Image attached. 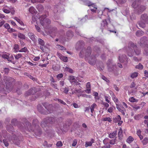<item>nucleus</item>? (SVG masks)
Here are the masks:
<instances>
[{"instance_id":"obj_1","label":"nucleus","mask_w":148,"mask_h":148,"mask_svg":"<svg viewBox=\"0 0 148 148\" xmlns=\"http://www.w3.org/2000/svg\"><path fill=\"white\" fill-rule=\"evenodd\" d=\"M4 81L6 84L4 88V85L3 84H0V92L5 91L8 93L12 89L15 80L13 78L6 76L4 77Z\"/></svg>"},{"instance_id":"obj_54","label":"nucleus","mask_w":148,"mask_h":148,"mask_svg":"<svg viewBox=\"0 0 148 148\" xmlns=\"http://www.w3.org/2000/svg\"><path fill=\"white\" fill-rule=\"evenodd\" d=\"M66 34L69 37H71L73 36V33L71 31H68Z\"/></svg>"},{"instance_id":"obj_10","label":"nucleus","mask_w":148,"mask_h":148,"mask_svg":"<svg viewBox=\"0 0 148 148\" xmlns=\"http://www.w3.org/2000/svg\"><path fill=\"white\" fill-rule=\"evenodd\" d=\"M108 25V23L106 19H104L102 21L99 25V27L102 32L103 29H107Z\"/></svg>"},{"instance_id":"obj_31","label":"nucleus","mask_w":148,"mask_h":148,"mask_svg":"<svg viewBox=\"0 0 148 148\" xmlns=\"http://www.w3.org/2000/svg\"><path fill=\"white\" fill-rule=\"evenodd\" d=\"M141 131L140 129L138 130L136 132V134L139 136L140 140H142L143 138V137L141 135Z\"/></svg>"},{"instance_id":"obj_62","label":"nucleus","mask_w":148,"mask_h":148,"mask_svg":"<svg viewBox=\"0 0 148 148\" xmlns=\"http://www.w3.org/2000/svg\"><path fill=\"white\" fill-rule=\"evenodd\" d=\"M94 4V3H92L91 2H88L86 3V5L89 7H91Z\"/></svg>"},{"instance_id":"obj_7","label":"nucleus","mask_w":148,"mask_h":148,"mask_svg":"<svg viewBox=\"0 0 148 148\" xmlns=\"http://www.w3.org/2000/svg\"><path fill=\"white\" fill-rule=\"evenodd\" d=\"M27 123L28 125V126L27 127L28 130H30L34 132L35 133L37 132V129L38 127V121L37 119H35L33 120L32 126L29 122H27Z\"/></svg>"},{"instance_id":"obj_14","label":"nucleus","mask_w":148,"mask_h":148,"mask_svg":"<svg viewBox=\"0 0 148 148\" xmlns=\"http://www.w3.org/2000/svg\"><path fill=\"white\" fill-rule=\"evenodd\" d=\"M11 123L12 125H17L18 127L20 129H21V127L20 126V124L21 123H18V122L17 121V120L16 119H13L11 121Z\"/></svg>"},{"instance_id":"obj_57","label":"nucleus","mask_w":148,"mask_h":148,"mask_svg":"<svg viewBox=\"0 0 148 148\" xmlns=\"http://www.w3.org/2000/svg\"><path fill=\"white\" fill-rule=\"evenodd\" d=\"M77 143V140L76 139H74L73 140V143L72 144V145L73 147H74L76 146Z\"/></svg>"},{"instance_id":"obj_56","label":"nucleus","mask_w":148,"mask_h":148,"mask_svg":"<svg viewBox=\"0 0 148 148\" xmlns=\"http://www.w3.org/2000/svg\"><path fill=\"white\" fill-rule=\"evenodd\" d=\"M104 98L105 99V101L108 103H110V97H109L108 96H105L104 97Z\"/></svg>"},{"instance_id":"obj_15","label":"nucleus","mask_w":148,"mask_h":148,"mask_svg":"<svg viewBox=\"0 0 148 148\" xmlns=\"http://www.w3.org/2000/svg\"><path fill=\"white\" fill-rule=\"evenodd\" d=\"M29 37L33 42H35L36 39L35 38V35L33 33L31 32H29L28 34Z\"/></svg>"},{"instance_id":"obj_61","label":"nucleus","mask_w":148,"mask_h":148,"mask_svg":"<svg viewBox=\"0 0 148 148\" xmlns=\"http://www.w3.org/2000/svg\"><path fill=\"white\" fill-rule=\"evenodd\" d=\"M102 78L105 81L107 82H109V79H108L105 76H104L103 75H102Z\"/></svg>"},{"instance_id":"obj_49","label":"nucleus","mask_w":148,"mask_h":148,"mask_svg":"<svg viewBox=\"0 0 148 148\" xmlns=\"http://www.w3.org/2000/svg\"><path fill=\"white\" fill-rule=\"evenodd\" d=\"M22 55L21 53H18L14 56L16 60H18L22 57Z\"/></svg>"},{"instance_id":"obj_27","label":"nucleus","mask_w":148,"mask_h":148,"mask_svg":"<svg viewBox=\"0 0 148 148\" xmlns=\"http://www.w3.org/2000/svg\"><path fill=\"white\" fill-rule=\"evenodd\" d=\"M37 8L40 12H42L44 10L43 7L41 4H38L37 6Z\"/></svg>"},{"instance_id":"obj_33","label":"nucleus","mask_w":148,"mask_h":148,"mask_svg":"<svg viewBox=\"0 0 148 148\" xmlns=\"http://www.w3.org/2000/svg\"><path fill=\"white\" fill-rule=\"evenodd\" d=\"M117 131H115L113 132L110 133L109 135V137L110 138H113L115 137L116 135Z\"/></svg>"},{"instance_id":"obj_34","label":"nucleus","mask_w":148,"mask_h":148,"mask_svg":"<svg viewBox=\"0 0 148 148\" xmlns=\"http://www.w3.org/2000/svg\"><path fill=\"white\" fill-rule=\"evenodd\" d=\"M18 36L19 38L22 40H25V39L26 37L25 35L21 33H18Z\"/></svg>"},{"instance_id":"obj_45","label":"nucleus","mask_w":148,"mask_h":148,"mask_svg":"<svg viewBox=\"0 0 148 148\" xmlns=\"http://www.w3.org/2000/svg\"><path fill=\"white\" fill-rule=\"evenodd\" d=\"M56 48L58 49H60L61 50H66V49L64 47H63L62 46L57 45L56 46Z\"/></svg>"},{"instance_id":"obj_16","label":"nucleus","mask_w":148,"mask_h":148,"mask_svg":"<svg viewBox=\"0 0 148 148\" xmlns=\"http://www.w3.org/2000/svg\"><path fill=\"white\" fill-rule=\"evenodd\" d=\"M60 9V4L56 5L54 6V7L53 10V11L54 13L56 14L57 13Z\"/></svg>"},{"instance_id":"obj_47","label":"nucleus","mask_w":148,"mask_h":148,"mask_svg":"<svg viewBox=\"0 0 148 148\" xmlns=\"http://www.w3.org/2000/svg\"><path fill=\"white\" fill-rule=\"evenodd\" d=\"M103 120L104 121H108L109 122H111L112 121V119L109 117L104 118L103 119Z\"/></svg>"},{"instance_id":"obj_12","label":"nucleus","mask_w":148,"mask_h":148,"mask_svg":"<svg viewBox=\"0 0 148 148\" xmlns=\"http://www.w3.org/2000/svg\"><path fill=\"white\" fill-rule=\"evenodd\" d=\"M57 54L60 59L64 62H67L68 59L67 57L63 56L61 54L58 52H57Z\"/></svg>"},{"instance_id":"obj_59","label":"nucleus","mask_w":148,"mask_h":148,"mask_svg":"<svg viewBox=\"0 0 148 148\" xmlns=\"http://www.w3.org/2000/svg\"><path fill=\"white\" fill-rule=\"evenodd\" d=\"M56 100H58V101L59 102H60L63 105H65L66 104V103L64 102L61 99H56Z\"/></svg>"},{"instance_id":"obj_51","label":"nucleus","mask_w":148,"mask_h":148,"mask_svg":"<svg viewBox=\"0 0 148 148\" xmlns=\"http://www.w3.org/2000/svg\"><path fill=\"white\" fill-rule=\"evenodd\" d=\"M144 145H145L148 143V139L147 138H145L142 141Z\"/></svg>"},{"instance_id":"obj_58","label":"nucleus","mask_w":148,"mask_h":148,"mask_svg":"<svg viewBox=\"0 0 148 148\" xmlns=\"http://www.w3.org/2000/svg\"><path fill=\"white\" fill-rule=\"evenodd\" d=\"M63 76V75L62 73H60L57 75L56 77L58 79H60L62 78Z\"/></svg>"},{"instance_id":"obj_38","label":"nucleus","mask_w":148,"mask_h":148,"mask_svg":"<svg viewBox=\"0 0 148 148\" xmlns=\"http://www.w3.org/2000/svg\"><path fill=\"white\" fill-rule=\"evenodd\" d=\"M134 138L131 136H129L127 139V142L129 143H131L134 140Z\"/></svg>"},{"instance_id":"obj_17","label":"nucleus","mask_w":148,"mask_h":148,"mask_svg":"<svg viewBox=\"0 0 148 148\" xmlns=\"http://www.w3.org/2000/svg\"><path fill=\"white\" fill-rule=\"evenodd\" d=\"M91 52V48L90 47H88L86 50L85 55V58L90 56Z\"/></svg>"},{"instance_id":"obj_60","label":"nucleus","mask_w":148,"mask_h":148,"mask_svg":"<svg viewBox=\"0 0 148 148\" xmlns=\"http://www.w3.org/2000/svg\"><path fill=\"white\" fill-rule=\"evenodd\" d=\"M40 49L42 50V51L43 52H45V45H41L40 46Z\"/></svg>"},{"instance_id":"obj_3","label":"nucleus","mask_w":148,"mask_h":148,"mask_svg":"<svg viewBox=\"0 0 148 148\" xmlns=\"http://www.w3.org/2000/svg\"><path fill=\"white\" fill-rule=\"evenodd\" d=\"M42 105L46 110H45L41 106L40 104H39L37 106V108L40 112L42 114H46L53 112V107L51 104H49L47 103H44Z\"/></svg>"},{"instance_id":"obj_11","label":"nucleus","mask_w":148,"mask_h":148,"mask_svg":"<svg viewBox=\"0 0 148 148\" xmlns=\"http://www.w3.org/2000/svg\"><path fill=\"white\" fill-rule=\"evenodd\" d=\"M96 58L95 56L92 55L89 60L88 63L91 65L95 64L96 63Z\"/></svg>"},{"instance_id":"obj_43","label":"nucleus","mask_w":148,"mask_h":148,"mask_svg":"<svg viewBox=\"0 0 148 148\" xmlns=\"http://www.w3.org/2000/svg\"><path fill=\"white\" fill-rule=\"evenodd\" d=\"M129 101L131 102H137L138 100L134 98V97H132L129 98Z\"/></svg>"},{"instance_id":"obj_30","label":"nucleus","mask_w":148,"mask_h":148,"mask_svg":"<svg viewBox=\"0 0 148 148\" xmlns=\"http://www.w3.org/2000/svg\"><path fill=\"white\" fill-rule=\"evenodd\" d=\"M138 8V12L139 13H141L145 9V7L144 6L141 5L139 6Z\"/></svg>"},{"instance_id":"obj_63","label":"nucleus","mask_w":148,"mask_h":148,"mask_svg":"<svg viewBox=\"0 0 148 148\" xmlns=\"http://www.w3.org/2000/svg\"><path fill=\"white\" fill-rule=\"evenodd\" d=\"M132 6L134 8H137V5L136 4V1L133 2L132 5Z\"/></svg>"},{"instance_id":"obj_28","label":"nucleus","mask_w":148,"mask_h":148,"mask_svg":"<svg viewBox=\"0 0 148 148\" xmlns=\"http://www.w3.org/2000/svg\"><path fill=\"white\" fill-rule=\"evenodd\" d=\"M2 57L3 58L7 59L8 61H12L11 58H9V56L5 53L3 54L2 55Z\"/></svg>"},{"instance_id":"obj_48","label":"nucleus","mask_w":148,"mask_h":148,"mask_svg":"<svg viewBox=\"0 0 148 148\" xmlns=\"http://www.w3.org/2000/svg\"><path fill=\"white\" fill-rule=\"evenodd\" d=\"M45 0H31L32 3H34L36 2L43 3Z\"/></svg>"},{"instance_id":"obj_20","label":"nucleus","mask_w":148,"mask_h":148,"mask_svg":"<svg viewBox=\"0 0 148 148\" xmlns=\"http://www.w3.org/2000/svg\"><path fill=\"white\" fill-rule=\"evenodd\" d=\"M118 135L119 136V138L120 140L122 139L123 135V131L121 128L120 127L118 129Z\"/></svg>"},{"instance_id":"obj_46","label":"nucleus","mask_w":148,"mask_h":148,"mask_svg":"<svg viewBox=\"0 0 148 148\" xmlns=\"http://www.w3.org/2000/svg\"><path fill=\"white\" fill-rule=\"evenodd\" d=\"M116 138L113 139L111 140H110L109 143L111 145H114L116 143Z\"/></svg>"},{"instance_id":"obj_29","label":"nucleus","mask_w":148,"mask_h":148,"mask_svg":"<svg viewBox=\"0 0 148 148\" xmlns=\"http://www.w3.org/2000/svg\"><path fill=\"white\" fill-rule=\"evenodd\" d=\"M144 34V33L141 30H138L136 32V35L137 36H141L143 35Z\"/></svg>"},{"instance_id":"obj_26","label":"nucleus","mask_w":148,"mask_h":148,"mask_svg":"<svg viewBox=\"0 0 148 148\" xmlns=\"http://www.w3.org/2000/svg\"><path fill=\"white\" fill-rule=\"evenodd\" d=\"M111 93H112V99L115 103V104L119 103V101L117 98L116 97V96L113 94L112 92H111Z\"/></svg>"},{"instance_id":"obj_44","label":"nucleus","mask_w":148,"mask_h":148,"mask_svg":"<svg viewBox=\"0 0 148 148\" xmlns=\"http://www.w3.org/2000/svg\"><path fill=\"white\" fill-rule=\"evenodd\" d=\"M143 53L146 55H148V45L145 46Z\"/></svg>"},{"instance_id":"obj_36","label":"nucleus","mask_w":148,"mask_h":148,"mask_svg":"<svg viewBox=\"0 0 148 148\" xmlns=\"http://www.w3.org/2000/svg\"><path fill=\"white\" fill-rule=\"evenodd\" d=\"M97 106V105L95 103H93L90 107V109L91 113L92 114L94 111V108Z\"/></svg>"},{"instance_id":"obj_42","label":"nucleus","mask_w":148,"mask_h":148,"mask_svg":"<svg viewBox=\"0 0 148 148\" xmlns=\"http://www.w3.org/2000/svg\"><path fill=\"white\" fill-rule=\"evenodd\" d=\"M135 68L140 70H142L143 68V66L141 63H139L136 66Z\"/></svg>"},{"instance_id":"obj_2","label":"nucleus","mask_w":148,"mask_h":148,"mask_svg":"<svg viewBox=\"0 0 148 148\" xmlns=\"http://www.w3.org/2000/svg\"><path fill=\"white\" fill-rule=\"evenodd\" d=\"M133 49L136 55H138L140 53V50L138 48L136 45L132 42H130L128 44V49L127 52L128 55L129 56L131 57L133 55L134 52Z\"/></svg>"},{"instance_id":"obj_5","label":"nucleus","mask_w":148,"mask_h":148,"mask_svg":"<svg viewBox=\"0 0 148 148\" xmlns=\"http://www.w3.org/2000/svg\"><path fill=\"white\" fill-rule=\"evenodd\" d=\"M56 119L54 117H47L44 119L41 122V126L42 128L46 127L50 125H52L55 122Z\"/></svg>"},{"instance_id":"obj_50","label":"nucleus","mask_w":148,"mask_h":148,"mask_svg":"<svg viewBox=\"0 0 148 148\" xmlns=\"http://www.w3.org/2000/svg\"><path fill=\"white\" fill-rule=\"evenodd\" d=\"M65 71L70 73H73V71L72 69L67 67H66L65 68Z\"/></svg>"},{"instance_id":"obj_32","label":"nucleus","mask_w":148,"mask_h":148,"mask_svg":"<svg viewBox=\"0 0 148 148\" xmlns=\"http://www.w3.org/2000/svg\"><path fill=\"white\" fill-rule=\"evenodd\" d=\"M121 120V118L120 115H118L113 119V122L115 123L118 122Z\"/></svg>"},{"instance_id":"obj_21","label":"nucleus","mask_w":148,"mask_h":148,"mask_svg":"<svg viewBox=\"0 0 148 148\" xmlns=\"http://www.w3.org/2000/svg\"><path fill=\"white\" fill-rule=\"evenodd\" d=\"M29 11L30 13L32 14H36L37 13L36 10L33 6H31L29 8Z\"/></svg>"},{"instance_id":"obj_37","label":"nucleus","mask_w":148,"mask_h":148,"mask_svg":"<svg viewBox=\"0 0 148 148\" xmlns=\"http://www.w3.org/2000/svg\"><path fill=\"white\" fill-rule=\"evenodd\" d=\"M6 129L7 130L10 132H13L14 131L13 127L12 126H11L10 125H7L6 126Z\"/></svg>"},{"instance_id":"obj_6","label":"nucleus","mask_w":148,"mask_h":148,"mask_svg":"<svg viewBox=\"0 0 148 148\" xmlns=\"http://www.w3.org/2000/svg\"><path fill=\"white\" fill-rule=\"evenodd\" d=\"M146 24H148V16L147 14H144L141 16L140 21L138 24L140 27L143 28L145 27Z\"/></svg>"},{"instance_id":"obj_55","label":"nucleus","mask_w":148,"mask_h":148,"mask_svg":"<svg viewBox=\"0 0 148 148\" xmlns=\"http://www.w3.org/2000/svg\"><path fill=\"white\" fill-rule=\"evenodd\" d=\"M27 48L26 47H25L19 50V52H25L27 51Z\"/></svg>"},{"instance_id":"obj_41","label":"nucleus","mask_w":148,"mask_h":148,"mask_svg":"<svg viewBox=\"0 0 148 148\" xmlns=\"http://www.w3.org/2000/svg\"><path fill=\"white\" fill-rule=\"evenodd\" d=\"M138 73L137 72H134L131 74L130 77L132 79L138 76Z\"/></svg>"},{"instance_id":"obj_52","label":"nucleus","mask_w":148,"mask_h":148,"mask_svg":"<svg viewBox=\"0 0 148 148\" xmlns=\"http://www.w3.org/2000/svg\"><path fill=\"white\" fill-rule=\"evenodd\" d=\"M63 92L65 94H67L68 93L69 90L68 87H65L63 89Z\"/></svg>"},{"instance_id":"obj_23","label":"nucleus","mask_w":148,"mask_h":148,"mask_svg":"<svg viewBox=\"0 0 148 148\" xmlns=\"http://www.w3.org/2000/svg\"><path fill=\"white\" fill-rule=\"evenodd\" d=\"M90 9L92 12H95L97 9V6L94 4L91 7H90Z\"/></svg>"},{"instance_id":"obj_22","label":"nucleus","mask_w":148,"mask_h":148,"mask_svg":"<svg viewBox=\"0 0 148 148\" xmlns=\"http://www.w3.org/2000/svg\"><path fill=\"white\" fill-rule=\"evenodd\" d=\"M69 80L72 84L73 82L76 83L77 82V80L75 79L74 76L73 75H70L69 77Z\"/></svg>"},{"instance_id":"obj_64","label":"nucleus","mask_w":148,"mask_h":148,"mask_svg":"<svg viewBox=\"0 0 148 148\" xmlns=\"http://www.w3.org/2000/svg\"><path fill=\"white\" fill-rule=\"evenodd\" d=\"M144 76L147 77L148 78V71L147 70H145L144 71Z\"/></svg>"},{"instance_id":"obj_39","label":"nucleus","mask_w":148,"mask_h":148,"mask_svg":"<svg viewBox=\"0 0 148 148\" xmlns=\"http://www.w3.org/2000/svg\"><path fill=\"white\" fill-rule=\"evenodd\" d=\"M19 46L18 45H15L14 47V51L16 52L19 51Z\"/></svg>"},{"instance_id":"obj_53","label":"nucleus","mask_w":148,"mask_h":148,"mask_svg":"<svg viewBox=\"0 0 148 148\" xmlns=\"http://www.w3.org/2000/svg\"><path fill=\"white\" fill-rule=\"evenodd\" d=\"M122 108L123 109H122L121 108H120L119 110V112H121L122 113L123 115H125V112L126 110L123 107H122Z\"/></svg>"},{"instance_id":"obj_9","label":"nucleus","mask_w":148,"mask_h":148,"mask_svg":"<svg viewBox=\"0 0 148 148\" xmlns=\"http://www.w3.org/2000/svg\"><path fill=\"white\" fill-rule=\"evenodd\" d=\"M112 60L109 59L107 63L108 67V70L110 72H112L114 71V66L112 64Z\"/></svg>"},{"instance_id":"obj_13","label":"nucleus","mask_w":148,"mask_h":148,"mask_svg":"<svg viewBox=\"0 0 148 148\" xmlns=\"http://www.w3.org/2000/svg\"><path fill=\"white\" fill-rule=\"evenodd\" d=\"M86 89L85 90V92L88 93L90 94L91 92V85L90 82H88L86 85Z\"/></svg>"},{"instance_id":"obj_24","label":"nucleus","mask_w":148,"mask_h":148,"mask_svg":"<svg viewBox=\"0 0 148 148\" xmlns=\"http://www.w3.org/2000/svg\"><path fill=\"white\" fill-rule=\"evenodd\" d=\"M94 140L93 139H91L90 142H86L85 144V147H87L88 146H91L92 144L94 142Z\"/></svg>"},{"instance_id":"obj_35","label":"nucleus","mask_w":148,"mask_h":148,"mask_svg":"<svg viewBox=\"0 0 148 148\" xmlns=\"http://www.w3.org/2000/svg\"><path fill=\"white\" fill-rule=\"evenodd\" d=\"M49 33V34L53 33H55L57 32V29L55 27L52 28L50 30L48 31Z\"/></svg>"},{"instance_id":"obj_25","label":"nucleus","mask_w":148,"mask_h":148,"mask_svg":"<svg viewBox=\"0 0 148 148\" xmlns=\"http://www.w3.org/2000/svg\"><path fill=\"white\" fill-rule=\"evenodd\" d=\"M14 19L17 22H18L21 25L23 26L25 25L24 24V23L23 21H21V19L18 18V17H15L14 18Z\"/></svg>"},{"instance_id":"obj_4","label":"nucleus","mask_w":148,"mask_h":148,"mask_svg":"<svg viewBox=\"0 0 148 148\" xmlns=\"http://www.w3.org/2000/svg\"><path fill=\"white\" fill-rule=\"evenodd\" d=\"M47 16L45 14L41 16L39 18L40 23L44 27L45 31L46 32L48 31L47 29H49V28H50L49 25L51 23L50 20L47 18Z\"/></svg>"},{"instance_id":"obj_19","label":"nucleus","mask_w":148,"mask_h":148,"mask_svg":"<svg viewBox=\"0 0 148 148\" xmlns=\"http://www.w3.org/2000/svg\"><path fill=\"white\" fill-rule=\"evenodd\" d=\"M119 60L120 62L122 63L125 60L127 61L128 58H127L125 55H123V57H121L120 55L119 56Z\"/></svg>"},{"instance_id":"obj_40","label":"nucleus","mask_w":148,"mask_h":148,"mask_svg":"<svg viewBox=\"0 0 148 148\" xmlns=\"http://www.w3.org/2000/svg\"><path fill=\"white\" fill-rule=\"evenodd\" d=\"M38 44L40 45V46L44 45L45 44L44 41L41 38H38Z\"/></svg>"},{"instance_id":"obj_8","label":"nucleus","mask_w":148,"mask_h":148,"mask_svg":"<svg viewBox=\"0 0 148 148\" xmlns=\"http://www.w3.org/2000/svg\"><path fill=\"white\" fill-rule=\"evenodd\" d=\"M2 132V135L0 134V141L2 142L3 141L5 146L7 147L9 145V143L6 140L3 139L2 137L3 136L4 138H6V136L7 135H6L7 134V132L5 130H3Z\"/></svg>"},{"instance_id":"obj_18","label":"nucleus","mask_w":148,"mask_h":148,"mask_svg":"<svg viewBox=\"0 0 148 148\" xmlns=\"http://www.w3.org/2000/svg\"><path fill=\"white\" fill-rule=\"evenodd\" d=\"M34 89L35 88H32L29 90L28 92H26L25 93V96L34 94V93L35 90H34V92L33 91L34 90Z\"/></svg>"}]
</instances>
